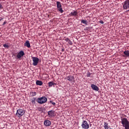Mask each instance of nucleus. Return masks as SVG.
Here are the masks:
<instances>
[{
	"label": "nucleus",
	"mask_w": 129,
	"mask_h": 129,
	"mask_svg": "<svg viewBox=\"0 0 129 129\" xmlns=\"http://www.w3.org/2000/svg\"><path fill=\"white\" fill-rule=\"evenodd\" d=\"M121 122L125 129H129V121L126 118H121Z\"/></svg>",
	"instance_id": "f257e3e1"
},
{
	"label": "nucleus",
	"mask_w": 129,
	"mask_h": 129,
	"mask_svg": "<svg viewBox=\"0 0 129 129\" xmlns=\"http://www.w3.org/2000/svg\"><path fill=\"white\" fill-rule=\"evenodd\" d=\"M47 100H48V99L43 96L37 98L36 100V102L39 104H44V103H46V102H47Z\"/></svg>",
	"instance_id": "f03ea898"
},
{
	"label": "nucleus",
	"mask_w": 129,
	"mask_h": 129,
	"mask_svg": "<svg viewBox=\"0 0 129 129\" xmlns=\"http://www.w3.org/2000/svg\"><path fill=\"white\" fill-rule=\"evenodd\" d=\"M24 114H25V110H24V109H19L17 110L16 115V116H17V117H19V118H21V117H22V116H23Z\"/></svg>",
	"instance_id": "7ed1b4c3"
},
{
	"label": "nucleus",
	"mask_w": 129,
	"mask_h": 129,
	"mask_svg": "<svg viewBox=\"0 0 129 129\" xmlns=\"http://www.w3.org/2000/svg\"><path fill=\"white\" fill-rule=\"evenodd\" d=\"M25 56V52L23 50H21L19 52H18L15 57V59L18 60V59H21L22 57H24Z\"/></svg>",
	"instance_id": "20e7f679"
},
{
	"label": "nucleus",
	"mask_w": 129,
	"mask_h": 129,
	"mask_svg": "<svg viewBox=\"0 0 129 129\" xmlns=\"http://www.w3.org/2000/svg\"><path fill=\"white\" fill-rule=\"evenodd\" d=\"M82 127L84 129H88L89 128V124L87 122L86 120H83L82 123Z\"/></svg>",
	"instance_id": "39448f33"
},
{
	"label": "nucleus",
	"mask_w": 129,
	"mask_h": 129,
	"mask_svg": "<svg viewBox=\"0 0 129 129\" xmlns=\"http://www.w3.org/2000/svg\"><path fill=\"white\" fill-rule=\"evenodd\" d=\"M56 7L58 12H60L61 14H63V12H64V11H63V9H62V5H61V3H60L59 2H57Z\"/></svg>",
	"instance_id": "423d86ee"
},
{
	"label": "nucleus",
	"mask_w": 129,
	"mask_h": 129,
	"mask_svg": "<svg viewBox=\"0 0 129 129\" xmlns=\"http://www.w3.org/2000/svg\"><path fill=\"white\" fill-rule=\"evenodd\" d=\"M39 58L37 57H32L33 65V66H37L39 63Z\"/></svg>",
	"instance_id": "0eeeda50"
},
{
	"label": "nucleus",
	"mask_w": 129,
	"mask_h": 129,
	"mask_svg": "<svg viewBox=\"0 0 129 129\" xmlns=\"http://www.w3.org/2000/svg\"><path fill=\"white\" fill-rule=\"evenodd\" d=\"M47 114L49 117H54V116H55V111L52 110L50 111H49L47 112Z\"/></svg>",
	"instance_id": "6e6552de"
},
{
	"label": "nucleus",
	"mask_w": 129,
	"mask_h": 129,
	"mask_svg": "<svg viewBox=\"0 0 129 129\" xmlns=\"http://www.w3.org/2000/svg\"><path fill=\"white\" fill-rule=\"evenodd\" d=\"M123 8L124 10H127V9H129V1H126L124 2Z\"/></svg>",
	"instance_id": "1a4fd4ad"
},
{
	"label": "nucleus",
	"mask_w": 129,
	"mask_h": 129,
	"mask_svg": "<svg viewBox=\"0 0 129 129\" xmlns=\"http://www.w3.org/2000/svg\"><path fill=\"white\" fill-rule=\"evenodd\" d=\"M67 80H68V81H70V82H74V81H75V78L74 76H72L71 75L67 77Z\"/></svg>",
	"instance_id": "9d476101"
},
{
	"label": "nucleus",
	"mask_w": 129,
	"mask_h": 129,
	"mask_svg": "<svg viewBox=\"0 0 129 129\" xmlns=\"http://www.w3.org/2000/svg\"><path fill=\"white\" fill-rule=\"evenodd\" d=\"M91 87L93 90H95V91H98L99 90V88L93 84L91 85Z\"/></svg>",
	"instance_id": "9b49d317"
},
{
	"label": "nucleus",
	"mask_w": 129,
	"mask_h": 129,
	"mask_svg": "<svg viewBox=\"0 0 129 129\" xmlns=\"http://www.w3.org/2000/svg\"><path fill=\"white\" fill-rule=\"evenodd\" d=\"M70 17H78V12L76 11L71 12L70 14Z\"/></svg>",
	"instance_id": "f8f14e48"
},
{
	"label": "nucleus",
	"mask_w": 129,
	"mask_h": 129,
	"mask_svg": "<svg viewBox=\"0 0 129 129\" xmlns=\"http://www.w3.org/2000/svg\"><path fill=\"white\" fill-rule=\"evenodd\" d=\"M44 124L45 126H50L51 125V121L46 119L44 121Z\"/></svg>",
	"instance_id": "ddd939ff"
},
{
	"label": "nucleus",
	"mask_w": 129,
	"mask_h": 129,
	"mask_svg": "<svg viewBox=\"0 0 129 129\" xmlns=\"http://www.w3.org/2000/svg\"><path fill=\"white\" fill-rule=\"evenodd\" d=\"M24 46L27 47V48H31V44L30 43V41L29 40H27L24 43Z\"/></svg>",
	"instance_id": "4468645a"
},
{
	"label": "nucleus",
	"mask_w": 129,
	"mask_h": 129,
	"mask_svg": "<svg viewBox=\"0 0 129 129\" xmlns=\"http://www.w3.org/2000/svg\"><path fill=\"white\" fill-rule=\"evenodd\" d=\"M123 54L125 55H123V57H129V50H125L123 52Z\"/></svg>",
	"instance_id": "2eb2a0df"
},
{
	"label": "nucleus",
	"mask_w": 129,
	"mask_h": 129,
	"mask_svg": "<svg viewBox=\"0 0 129 129\" xmlns=\"http://www.w3.org/2000/svg\"><path fill=\"white\" fill-rule=\"evenodd\" d=\"M36 85H39V86H42L43 85V82L39 80H37L36 82Z\"/></svg>",
	"instance_id": "dca6fc26"
},
{
	"label": "nucleus",
	"mask_w": 129,
	"mask_h": 129,
	"mask_svg": "<svg viewBox=\"0 0 129 129\" xmlns=\"http://www.w3.org/2000/svg\"><path fill=\"white\" fill-rule=\"evenodd\" d=\"M54 85L56 86V83H53V82H49L48 83V86H49V87H52V86L54 87Z\"/></svg>",
	"instance_id": "f3484780"
},
{
	"label": "nucleus",
	"mask_w": 129,
	"mask_h": 129,
	"mask_svg": "<svg viewBox=\"0 0 129 129\" xmlns=\"http://www.w3.org/2000/svg\"><path fill=\"white\" fill-rule=\"evenodd\" d=\"M104 127L105 129H108V123L107 122H104Z\"/></svg>",
	"instance_id": "a211bd4d"
},
{
	"label": "nucleus",
	"mask_w": 129,
	"mask_h": 129,
	"mask_svg": "<svg viewBox=\"0 0 129 129\" xmlns=\"http://www.w3.org/2000/svg\"><path fill=\"white\" fill-rule=\"evenodd\" d=\"M36 95H37V93H36V92H30V95H31V96H36Z\"/></svg>",
	"instance_id": "6ab92c4d"
},
{
	"label": "nucleus",
	"mask_w": 129,
	"mask_h": 129,
	"mask_svg": "<svg viewBox=\"0 0 129 129\" xmlns=\"http://www.w3.org/2000/svg\"><path fill=\"white\" fill-rule=\"evenodd\" d=\"M31 102L32 104H36V98H33L31 100Z\"/></svg>",
	"instance_id": "aec40b11"
},
{
	"label": "nucleus",
	"mask_w": 129,
	"mask_h": 129,
	"mask_svg": "<svg viewBox=\"0 0 129 129\" xmlns=\"http://www.w3.org/2000/svg\"><path fill=\"white\" fill-rule=\"evenodd\" d=\"M81 23H82V24H85V25H86V26L87 25V20H81Z\"/></svg>",
	"instance_id": "412c9836"
},
{
	"label": "nucleus",
	"mask_w": 129,
	"mask_h": 129,
	"mask_svg": "<svg viewBox=\"0 0 129 129\" xmlns=\"http://www.w3.org/2000/svg\"><path fill=\"white\" fill-rule=\"evenodd\" d=\"M92 74V73L88 72L87 73V77H90V76Z\"/></svg>",
	"instance_id": "4be33fe9"
},
{
	"label": "nucleus",
	"mask_w": 129,
	"mask_h": 129,
	"mask_svg": "<svg viewBox=\"0 0 129 129\" xmlns=\"http://www.w3.org/2000/svg\"><path fill=\"white\" fill-rule=\"evenodd\" d=\"M3 46L5 47V48H7V49H8L9 48L10 46H9V45L8 44H4L3 45Z\"/></svg>",
	"instance_id": "5701e85b"
},
{
	"label": "nucleus",
	"mask_w": 129,
	"mask_h": 129,
	"mask_svg": "<svg viewBox=\"0 0 129 129\" xmlns=\"http://www.w3.org/2000/svg\"><path fill=\"white\" fill-rule=\"evenodd\" d=\"M68 43L69 44V45H70L71 46H72V45H73V43H72V41H71V40H69V41L68 42Z\"/></svg>",
	"instance_id": "b1692460"
},
{
	"label": "nucleus",
	"mask_w": 129,
	"mask_h": 129,
	"mask_svg": "<svg viewBox=\"0 0 129 129\" xmlns=\"http://www.w3.org/2000/svg\"><path fill=\"white\" fill-rule=\"evenodd\" d=\"M49 102H50V103H51V104H53V105H56V103H55L53 101H50Z\"/></svg>",
	"instance_id": "393cba45"
},
{
	"label": "nucleus",
	"mask_w": 129,
	"mask_h": 129,
	"mask_svg": "<svg viewBox=\"0 0 129 129\" xmlns=\"http://www.w3.org/2000/svg\"><path fill=\"white\" fill-rule=\"evenodd\" d=\"M70 40V39H69V38H66L65 39V41H66V42H69Z\"/></svg>",
	"instance_id": "a878e982"
},
{
	"label": "nucleus",
	"mask_w": 129,
	"mask_h": 129,
	"mask_svg": "<svg viewBox=\"0 0 129 129\" xmlns=\"http://www.w3.org/2000/svg\"><path fill=\"white\" fill-rule=\"evenodd\" d=\"M12 57H13V58H14L15 57H17V56H16V53H13V54H12Z\"/></svg>",
	"instance_id": "bb28decb"
},
{
	"label": "nucleus",
	"mask_w": 129,
	"mask_h": 129,
	"mask_svg": "<svg viewBox=\"0 0 129 129\" xmlns=\"http://www.w3.org/2000/svg\"><path fill=\"white\" fill-rule=\"evenodd\" d=\"M6 24H7V21H5L3 24V26H5V25H6Z\"/></svg>",
	"instance_id": "cd10ccee"
},
{
	"label": "nucleus",
	"mask_w": 129,
	"mask_h": 129,
	"mask_svg": "<svg viewBox=\"0 0 129 129\" xmlns=\"http://www.w3.org/2000/svg\"><path fill=\"white\" fill-rule=\"evenodd\" d=\"M100 24H104V22H103V21H102V20L100 21Z\"/></svg>",
	"instance_id": "c85d7f7f"
},
{
	"label": "nucleus",
	"mask_w": 129,
	"mask_h": 129,
	"mask_svg": "<svg viewBox=\"0 0 129 129\" xmlns=\"http://www.w3.org/2000/svg\"><path fill=\"white\" fill-rule=\"evenodd\" d=\"M3 9V6L0 4V9Z\"/></svg>",
	"instance_id": "c756f323"
},
{
	"label": "nucleus",
	"mask_w": 129,
	"mask_h": 129,
	"mask_svg": "<svg viewBox=\"0 0 129 129\" xmlns=\"http://www.w3.org/2000/svg\"><path fill=\"white\" fill-rule=\"evenodd\" d=\"M61 51H62V52H64V51H65V49L62 48Z\"/></svg>",
	"instance_id": "7c9ffc66"
},
{
	"label": "nucleus",
	"mask_w": 129,
	"mask_h": 129,
	"mask_svg": "<svg viewBox=\"0 0 129 129\" xmlns=\"http://www.w3.org/2000/svg\"><path fill=\"white\" fill-rule=\"evenodd\" d=\"M3 19H4V18H0V22H1L2 20H3Z\"/></svg>",
	"instance_id": "2f4dec72"
},
{
	"label": "nucleus",
	"mask_w": 129,
	"mask_h": 129,
	"mask_svg": "<svg viewBox=\"0 0 129 129\" xmlns=\"http://www.w3.org/2000/svg\"><path fill=\"white\" fill-rule=\"evenodd\" d=\"M128 11H129V10H128Z\"/></svg>",
	"instance_id": "473e14b6"
}]
</instances>
